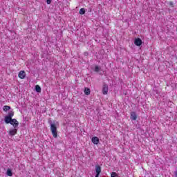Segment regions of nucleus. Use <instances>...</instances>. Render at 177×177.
<instances>
[{"label": "nucleus", "mask_w": 177, "mask_h": 177, "mask_svg": "<svg viewBox=\"0 0 177 177\" xmlns=\"http://www.w3.org/2000/svg\"><path fill=\"white\" fill-rule=\"evenodd\" d=\"M50 131L53 138H57V127L56 124L50 123Z\"/></svg>", "instance_id": "1"}, {"label": "nucleus", "mask_w": 177, "mask_h": 177, "mask_svg": "<svg viewBox=\"0 0 177 177\" xmlns=\"http://www.w3.org/2000/svg\"><path fill=\"white\" fill-rule=\"evenodd\" d=\"M10 124V125H12L14 128H17L19 127V121L16 119H12Z\"/></svg>", "instance_id": "2"}, {"label": "nucleus", "mask_w": 177, "mask_h": 177, "mask_svg": "<svg viewBox=\"0 0 177 177\" xmlns=\"http://www.w3.org/2000/svg\"><path fill=\"white\" fill-rule=\"evenodd\" d=\"M109 92V86L107 84H103L102 93L103 95H107Z\"/></svg>", "instance_id": "3"}, {"label": "nucleus", "mask_w": 177, "mask_h": 177, "mask_svg": "<svg viewBox=\"0 0 177 177\" xmlns=\"http://www.w3.org/2000/svg\"><path fill=\"white\" fill-rule=\"evenodd\" d=\"M8 133L10 136H15L17 133V128L10 129Z\"/></svg>", "instance_id": "4"}, {"label": "nucleus", "mask_w": 177, "mask_h": 177, "mask_svg": "<svg viewBox=\"0 0 177 177\" xmlns=\"http://www.w3.org/2000/svg\"><path fill=\"white\" fill-rule=\"evenodd\" d=\"M19 78H21V80H24V78H26V72L24 71H21L19 73Z\"/></svg>", "instance_id": "5"}, {"label": "nucleus", "mask_w": 177, "mask_h": 177, "mask_svg": "<svg viewBox=\"0 0 177 177\" xmlns=\"http://www.w3.org/2000/svg\"><path fill=\"white\" fill-rule=\"evenodd\" d=\"M134 44L136 46H140V45H142V39H140V38H136L134 41Z\"/></svg>", "instance_id": "6"}, {"label": "nucleus", "mask_w": 177, "mask_h": 177, "mask_svg": "<svg viewBox=\"0 0 177 177\" xmlns=\"http://www.w3.org/2000/svg\"><path fill=\"white\" fill-rule=\"evenodd\" d=\"M91 142L92 143H93V145H99V138L93 137L91 139Z\"/></svg>", "instance_id": "7"}, {"label": "nucleus", "mask_w": 177, "mask_h": 177, "mask_svg": "<svg viewBox=\"0 0 177 177\" xmlns=\"http://www.w3.org/2000/svg\"><path fill=\"white\" fill-rule=\"evenodd\" d=\"M100 172H102V168L100 167V166L97 165L95 166V173L96 175H100Z\"/></svg>", "instance_id": "8"}, {"label": "nucleus", "mask_w": 177, "mask_h": 177, "mask_svg": "<svg viewBox=\"0 0 177 177\" xmlns=\"http://www.w3.org/2000/svg\"><path fill=\"white\" fill-rule=\"evenodd\" d=\"M13 119H12V118H9L8 116H5L4 118V121L6 122V124H10L11 121Z\"/></svg>", "instance_id": "9"}, {"label": "nucleus", "mask_w": 177, "mask_h": 177, "mask_svg": "<svg viewBox=\"0 0 177 177\" xmlns=\"http://www.w3.org/2000/svg\"><path fill=\"white\" fill-rule=\"evenodd\" d=\"M136 118H138V116L136 115V113L131 112V119L133 120L134 121H136Z\"/></svg>", "instance_id": "10"}, {"label": "nucleus", "mask_w": 177, "mask_h": 177, "mask_svg": "<svg viewBox=\"0 0 177 177\" xmlns=\"http://www.w3.org/2000/svg\"><path fill=\"white\" fill-rule=\"evenodd\" d=\"M84 93H85V95H91V89H89L88 88H85Z\"/></svg>", "instance_id": "11"}, {"label": "nucleus", "mask_w": 177, "mask_h": 177, "mask_svg": "<svg viewBox=\"0 0 177 177\" xmlns=\"http://www.w3.org/2000/svg\"><path fill=\"white\" fill-rule=\"evenodd\" d=\"M6 175H8V176H12L13 175V172H12V170H10V169H8L7 170Z\"/></svg>", "instance_id": "12"}, {"label": "nucleus", "mask_w": 177, "mask_h": 177, "mask_svg": "<svg viewBox=\"0 0 177 177\" xmlns=\"http://www.w3.org/2000/svg\"><path fill=\"white\" fill-rule=\"evenodd\" d=\"M35 91H36V92H38L39 93H40L41 86H39V85L35 86Z\"/></svg>", "instance_id": "13"}, {"label": "nucleus", "mask_w": 177, "mask_h": 177, "mask_svg": "<svg viewBox=\"0 0 177 177\" xmlns=\"http://www.w3.org/2000/svg\"><path fill=\"white\" fill-rule=\"evenodd\" d=\"M3 111H8V110H10V106H3Z\"/></svg>", "instance_id": "14"}, {"label": "nucleus", "mask_w": 177, "mask_h": 177, "mask_svg": "<svg viewBox=\"0 0 177 177\" xmlns=\"http://www.w3.org/2000/svg\"><path fill=\"white\" fill-rule=\"evenodd\" d=\"M15 115V113L12 111H10L8 113L7 117H9L10 118H12Z\"/></svg>", "instance_id": "15"}, {"label": "nucleus", "mask_w": 177, "mask_h": 177, "mask_svg": "<svg viewBox=\"0 0 177 177\" xmlns=\"http://www.w3.org/2000/svg\"><path fill=\"white\" fill-rule=\"evenodd\" d=\"M80 15H85V8H81L80 10Z\"/></svg>", "instance_id": "16"}, {"label": "nucleus", "mask_w": 177, "mask_h": 177, "mask_svg": "<svg viewBox=\"0 0 177 177\" xmlns=\"http://www.w3.org/2000/svg\"><path fill=\"white\" fill-rule=\"evenodd\" d=\"M95 71L96 73H99V71H100V67H99L98 66H96L95 68Z\"/></svg>", "instance_id": "17"}, {"label": "nucleus", "mask_w": 177, "mask_h": 177, "mask_svg": "<svg viewBox=\"0 0 177 177\" xmlns=\"http://www.w3.org/2000/svg\"><path fill=\"white\" fill-rule=\"evenodd\" d=\"M111 177H118V175H117V173L113 172V173L111 174Z\"/></svg>", "instance_id": "18"}, {"label": "nucleus", "mask_w": 177, "mask_h": 177, "mask_svg": "<svg viewBox=\"0 0 177 177\" xmlns=\"http://www.w3.org/2000/svg\"><path fill=\"white\" fill-rule=\"evenodd\" d=\"M47 5H50L52 3V0H46Z\"/></svg>", "instance_id": "19"}, {"label": "nucleus", "mask_w": 177, "mask_h": 177, "mask_svg": "<svg viewBox=\"0 0 177 177\" xmlns=\"http://www.w3.org/2000/svg\"><path fill=\"white\" fill-rule=\"evenodd\" d=\"M169 6H171V7L173 8V6H174V2L170 1V2L169 3Z\"/></svg>", "instance_id": "20"}, {"label": "nucleus", "mask_w": 177, "mask_h": 177, "mask_svg": "<svg viewBox=\"0 0 177 177\" xmlns=\"http://www.w3.org/2000/svg\"><path fill=\"white\" fill-rule=\"evenodd\" d=\"M176 177H177V171H175Z\"/></svg>", "instance_id": "21"}, {"label": "nucleus", "mask_w": 177, "mask_h": 177, "mask_svg": "<svg viewBox=\"0 0 177 177\" xmlns=\"http://www.w3.org/2000/svg\"><path fill=\"white\" fill-rule=\"evenodd\" d=\"M95 177H99V175H96V174H95Z\"/></svg>", "instance_id": "22"}]
</instances>
